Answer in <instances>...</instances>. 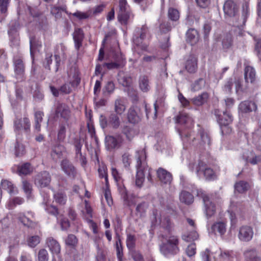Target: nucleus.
Returning <instances> with one entry per match:
<instances>
[{
	"label": "nucleus",
	"instance_id": "obj_39",
	"mask_svg": "<svg viewBox=\"0 0 261 261\" xmlns=\"http://www.w3.org/2000/svg\"><path fill=\"white\" fill-rule=\"evenodd\" d=\"M208 95L207 93H203L201 95L196 97L192 99L193 103L196 106H201L205 103L207 98Z\"/></svg>",
	"mask_w": 261,
	"mask_h": 261
},
{
	"label": "nucleus",
	"instance_id": "obj_3",
	"mask_svg": "<svg viewBox=\"0 0 261 261\" xmlns=\"http://www.w3.org/2000/svg\"><path fill=\"white\" fill-rule=\"evenodd\" d=\"M189 167L192 170L195 169L196 173L199 177L203 175L207 180L214 179L216 177V174L213 170L201 161L193 164H189Z\"/></svg>",
	"mask_w": 261,
	"mask_h": 261
},
{
	"label": "nucleus",
	"instance_id": "obj_1",
	"mask_svg": "<svg viewBox=\"0 0 261 261\" xmlns=\"http://www.w3.org/2000/svg\"><path fill=\"white\" fill-rule=\"evenodd\" d=\"M159 237L166 241L160 245V251L164 255H174L179 253V238L174 234L171 229H164L159 234Z\"/></svg>",
	"mask_w": 261,
	"mask_h": 261
},
{
	"label": "nucleus",
	"instance_id": "obj_26",
	"mask_svg": "<svg viewBox=\"0 0 261 261\" xmlns=\"http://www.w3.org/2000/svg\"><path fill=\"white\" fill-rule=\"evenodd\" d=\"M187 41L192 45L196 43L199 40V35L197 31L193 29H189L186 34Z\"/></svg>",
	"mask_w": 261,
	"mask_h": 261
},
{
	"label": "nucleus",
	"instance_id": "obj_62",
	"mask_svg": "<svg viewBox=\"0 0 261 261\" xmlns=\"http://www.w3.org/2000/svg\"><path fill=\"white\" fill-rule=\"evenodd\" d=\"M98 173L99 176L101 178H105L106 182L107 183L108 179L106 172V167L105 166H100L98 168Z\"/></svg>",
	"mask_w": 261,
	"mask_h": 261
},
{
	"label": "nucleus",
	"instance_id": "obj_52",
	"mask_svg": "<svg viewBox=\"0 0 261 261\" xmlns=\"http://www.w3.org/2000/svg\"><path fill=\"white\" fill-rule=\"evenodd\" d=\"M196 253V245L195 243L189 244L186 249V253L189 257H192Z\"/></svg>",
	"mask_w": 261,
	"mask_h": 261
},
{
	"label": "nucleus",
	"instance_id": "obj_18",
	"mask_svg": "<svg viewBox=\"0 0 261 261\" xmlns=\"http://www.w3.org/2000/svg\"><path fill=\"white\" fill-rule=\"evenodd\" d=\"M45 243L53 254H58L60 253L61 246L59 242L53 237L46 238Z\"/></svg>",
	"mask_w": 261,
	"mask_h": 261
},
{
	"label": "nucleus",
	"instance_id": "obj_29",
	"mask_svg": "<svg viewBox=\"0 0 261 261\" xmlns=\"http://www.w3.org/2000/svg\"><path fill=\"white\" fill-rule=\"evenodd\" d=\"M176 122L180 124H186L189 127L193 124V120L186 113H181L176 117Z\"/></svg>",
	"mask_w": 261,
	"mask_h": 261
},
{
	"label": "nucleus",
	"instance_id": "obj_50",
	"mask_svg": "<svg viewBox=\"0 0 261 261\" xmlns=\"http://www.w3.org/2000/svg\"><path fill=\"white\" fill-rule=\"evenodd\" d=\"M201 141L200 144L201 145L210 144V138L207 133L204 132L203 130H201L200 132Z\"/></svg>",
	"mask_w": 261,
	"mask_h": 261
},
{
	"label": "nucleus",
	"instance_id": "obj_43",
	"mask_svg": "<svg viewBox=\"0 0 261 261\" xmlns=\"http://www.w3.org/2000/svg\"><path fill=\"white\" fill-rule=\"evenodd\" d=\"M136 237L135 235H133L131 234H127V239H126V246L129 250V251L135 249V245H136Z\"/></svg>",
	"mask_w": 261,
	"mask_h": 261
},
{
	"label": "nucleus",
	"instance_id": "obj_21",
	"mask_svg": "<svg viewBox=\"0 0 261 261\" xmlns=\"http://www.w3.org/2000/svg\"><path fill=\"white\" fill-rule=\"evenodd\" d=\"M158 177L161 182L164 184H170L172 178L171 174L167 171L162 168H160L157 171Z\"/></svg>",
	"mask_w": 261,
	"mask_h": 261
},
{
	"label": "nucleus",
	"instance_id": "obj_41",
	"mask_svg": "<svg viewBox=\"0 0 261 261\" xmlns=\"http://www.w3.org/2000/svg\"><path fill=\"white\" fill-rule=\"evenodd\" d=\"M72 15L80 20L86 19L92 15V10L89 9L85 12L77 11L73 13Z\"/></svg>",
	"mask_w": 261,
	"mask_h": 261
},
{
	"label": "nucleus",
	"instance_id": "obj_5",
	"mask_svg": "<svg viewBox=\"0 0 261 261\" xmlns=\"http://www.w3.org/2000/svg\"><path fill=\"white\" fill-rule=\"evenodd\" d=\"M219 111H215V114L217 118V121L220 124L222 134H227L231 132L229 124L232 122V118L229 112H223L222 115L219 114Z\"/></svg>",
	"mask_w": 261,
	"mask_h": 261
},
{
	"label": "nucleus",
	"instance_id": "obj_36",
	"mask_svg": "<svg viewBox=\"0 0 261 261\" xmlns=\"http://www.w3.org/2000/svg\"><path fill=\"white\" fill-rule=\"evenodd\" d=\"M126 109L125 103L122 99L118 98L115 101L114 110L118 115H121Z\"/></svg>",
	"mask_w": 261,
	"mask_h": 261
},
{
	"label": "nucleus",
	"instance_id": "obj_20",
	"mask_svg": "<svg viewBox=\"0 0 261 261\" xmlns=\"http://www.w3.org/2000/svg\"><path fill=\"white\" fill-rule=\"evenodd\" d=\"M186 70L190 73L195 72L197 69V58L194 55H190L185 63Z\"/></svg>",
	"mask_w": 261,
	"mask_h": 261
},
{
	"label": "nucleus",
	"instance_id": "obj_30",
	"mask_svg": "<svg viewBox=\"0 0 261 261\" xmlns=\"http://www.w3.org/2000/svg\"><path fill=\"white\" fill-rule=\"evenodd\" d=\"M84 38V33L83 30L81 29H76L73 33V39L74 41L75 47L76 49H79L82 45V42Z\"/></svg>",
	"mask_w": 261,
	"mask_h": 261
},
{
	"label": "nucleus",
	"instance_id": "obj_44",
	"mask_svg": "<svg viewBox=\"0 0 261 261\" xmlns=\"http://www.w3.org/2000/svg\"><path fill=\"white\" fill-rule=\"evenodd\" d=\"M116 249L117 257L118 261H123V248L122 246L121 241L120 239H118L116 242Z\"/></svg>",
	"mask_w": 261,
	"mask_h": 261
},
{
	"label": "nucleus",
	"instance_id": "obj_56",
	"mask_svg": "<svg viewBox=\"0 0 261 261\" xmlns=\"http://www.w3.org/2000/svg\"><path fill=\"white\" fill-rule=\"evenodd\" d=\"M220 256L225 259H230L234 257V254L232 250H223L221 251Z\"/></svg>",
	"mask_w": 261,
	"mask_h": 261
},
{
	"label": "nucleus",
	"instance_id": "obj_54",
	"mask_svg": "<svg viewBox=\"0 0 261 261\" xmlns=\"http://www.w3.org/2000/svg\"><path fill=\"white\" fill-rule=\"evenodd\" d=\"M38 261H48L49 255L48 252L45 249H41L38 253Z\"/></svg>",
	"mask_w": 261,
	"mask_h": 261
},
{
	"label": "nucleus",
	"instance_id": "obj_31",
	"mask_svg": "<svg viewBox=\"0 0 261 261\" xmlns=\"http://www.w3.org/2000/svg\"><path fill=\"white\" fill-rule=\"evenodd\" d=\"M58 116H60L64 119H68L70 117V112L69 108L65 105H60L56 110Z\"/></svg>",
	"mask_w": 261,
	"mask_h": 261
},
{
	"label": "nucleus",
	"instance_id": "obj_40",
	"mask_svg": "<svg viewBox=\"0 0 261 261\" xmlns=\"http://www.w3.org/2000/svg\"><path fill=\"white\" fill-rule=\"evenodd\" d=\"M178 133L181 139L183 141L184 146L185 145L186 143H188L189 142L190 143L191 140H192V141L193 142L195 139V138L192 139V136L191 135L189 137V132L186 130H180V128H179Z\"/></svg>",
	"mask_w": 261,
	"mask_h": 261
},
{
	"label": "nucleus",
	"instance_id": "obj_63",
	"mask_svg": "<svg viewBox=\"0 0 261 261\" xmlns=\"http://www.w3.org/2000/svg\"><path fill=\"white\" fill-rule=\"evenodd\" d=\"M147 32V30L146 29L143 28L141 29V34L140 37H137L136 38L133 39V41L135 44L139 46L140 45V40H142L144 38V36L146 33Z\"/></svg>",
	"mask_w": 261,
	"mask_h": 261
},
{
	"label": "nucleus",
	"instance_id": "obj_27",
	"mask_svg": "<svg viewBox=\"0 0 261 261\" xmlns=\"http://www.w3.org/2000/svg\"><path fill=\"white\" fill-rule=\"evenodd\" d=\"M140 89L143 92H147L150 89V83L148 76L142 75L139 80Z\"/></svg>",
	"mask_w": 261,
	"mask_h": 261
},
{
	"label": "nucleus",
	"instance_id": "obj_33",
	"mask_svg": "<svg viewBox=\"0 0 261 261\" xmlns=\"http://www.w3.org/2000/svg\"><path fill=\"white\" fill-rule=\"evenodd\" d=\"M245 79L247 83H252L255 81V71L252 67L247 66L245 67Z\"/></svg>",
	"mask_w": 261,
	"mask_h": 261
},
{
	"label": "nucleus",
	"instance_id": "obj_14",
	"mask_svg": "<svg viewBox=\"0 0 261 261\" xmlns=\"http://www.w3.org/2000/svg\"><path fill=\"white\" fill-rule=\"evenodd\" d=\"M245 261H261V256L255 248H249L243 252Z\"/></svg>",
	"mask_w": 261,
	"mask_h": 261
},
{
	"label": "nucleus",
	"instance_id": "obj_25",
	"mask_svg": "<svg viewBox=\"0 0 261 261\" xmlns=\"http://www.w3.org/2000/svg\"><path fill=\"white\" fill-rule=\"evenodd\" d=\"M239 109L242 113H247L256 110L257 107L253 102L244 101L240 104Z\"/></svg>",
	"mask_w": 261,
	"mask_h": 261
},
{
	"label": "nucleus",
	"instance_id": "obj_55",
	"mask_svg": "<svg viewBox=\"0 0 261 261\" xmlns=\"http://www.w3.org/2000/svg\"><path fill=\"white\" fill-rule=\"evenodd\" d=\"M234 207V205L233 203H231L230 207L229 210H228V212L229 214V217L231 221V224L232 226H234L235 224L237 222V220L236 218V214L233 212V207Z\"/></svg>",
	"mask_w": 261,
	"mask_h": 261
},
{
	"label": "nucleus",
	"instance_id": "obj_58",
	"mask_svg": "<svg viewBox=\"0 0 261 261\" xmlns=\"http://www.w3.org/2000/svg\"><path fill=\"white\" fill-rule=\"evenodd\" d=\"M17 145L15 146V154L16 156L23 154L24 152V146L23 145L19 143V137L16 138Z\"/></svg>",
	"mask_w": 261,
	"mask_h": 261
},
{
	"label": "nucleus",
	"instance_id": "obj_22",
	"mask_svg": "<svg viewBox=\"0 0 261 261\" xmlns=\"http://www.w3.org/2000/svg\"><path fill=\"white\" fill-rule=\"evenodd\" d=\"M198 233L194 229L188 230L184 232L181 236L183 241L186 242H193L199 239Z\"/></svg>",
	"mask_w": 261,
	"mask_h": 261
},
{
	"label": "nucleus",
	"instance_id": "obj_45",
	"mask_svg": "<svg viewBox=\"0 0 261 261\" xmlns=\"http://www.w3.org/2000/svg\"><path fill=\"white\" fill-rule=\"evenodd\" d=\"M249 188L248 184L245 181H240L236 184L234 186L235 190L239 193H243L247 191Z\"/></svg>",
	"mask_w": 261,
	"mask_h": 261
},
{
	"label": "nucleus",
	"instance_id": "obj_16",
	"mask_svg": "<svg viewBox=\"0 0 261 261\" xmlns=\"http://www.w3.org/2000/svg\"><path fill=\"white\" fill-rule=\"evenodd\" d=\"M127 119L128 121L131 123H137L139 122L141 119L140 111L137 107H131L127 113Z\"/></svg>",
	"mask_w": 261,
	"mask_h": 261
},
{
	"label": "nucleus",
	"instance_id": "obj_23",
	"mask_svg": "<svg viewBox=\"0 0 261 261\" xmlns=\"http://www.w3.org/2000/svg\"><path fill=\"white\" fill-rule=\"evenodd\" d=\"M61 166L63 171L69 176H74L75 170L73 166L67 160L62 161Z\"/></svg>",
	"mask_w": 261,
	"mask_h": 261
},
{
	"label": "nucleus",
	"instance_id": "obj_24",
	"mask_svg": "<svg viewBox=\"0 0 261 261\" xmlns=\"http://www.w3.org/2000/svg\"><path fill=\"white\" fill-rule=\"evenodd\" d=\"M106 145L109 148H115L119 147L122 142V140L119 137L117 138L112 136H108L105 138Z\"/></svg>",
	"mask_w": 261,
	"mask_h": 261
},
{
	"label": "nucleus",
	"instance_id": "obj_49",
	"mask_svg": "<svg viewBox=\"0 0 261 261\" xmlns=\"http://www.w3.org/2000/svg\"><path fill=\"white\" fill-rule=\"evenodd\" d=\"M121 161L125 168H128L132 161V155L127 152L124 153L121 156Z\"/></svg>",
	"mask_w": 261,
	"mask_h": 261
},
{
	"label": "nucleus",
	"instance_id": "obj_7",
	"mask_svg": "<svg viewBox=\"0 0 261 261\" xmlns=\"http://www.w3.org/2000/svg\"><path fill=\"white\" fill-rule=\"evenodd\" d=\"M17 218L21 226L28 228H35L39 226L38 223L33 219L34 214L31 212H28L27 215L23 213H20L18 215Z\"/></svg>",
	"mask_w": 261,
	"mask_h": 261
},
{
	"label": "nucleus",
	"instance_id": "obj_35",
	"mask_svg": "<svg viewBox=\"0 0 261 261\" xmlns=\"http://www.w3.org/2000/svg\"><path fill=\"white\" fill-rule=\"evenodd\" d=\"M253 235L252 229H239L238 237L241 241L248 242L252 238Z\"/></svg>",
	"mask_w": 261,
	"mask_h": 261
},
{
	"label": "nucleus",
	"instance_id": "obj_10",
	"mask_svg": "<svg viewBox=\"0 0 261 261\" xmlns=\"http://www.w3.org/2000/svg\"><path fill=\"white\" fill-rule=\"evenodd\" d=\"M30 122L27 118L17 120L14 122V130L17 138L19 134H27L30 128Z\"/></svg>",
	"mask_w": 261,
	"mask_h": 261
},
{
	"label": "nucleus",
	"instance_id": "obj_53",
	"mask_svg": "<svg viewBox=\"0 0 261 261\" xmlns=\"http://www.w3.org/2000/svg\"><path fill=\"white\" fill-rule=\"evenodd\" d=\"M129 253L134 261H144V258L141 253L135 249L129 251Z\"/></svg>",
	"mask_w": 261,
	"mask_h": 261
},
{
	"label": "nucleus",
	"instance_id": "obj_17",
	"mask_svg": "<svg viewBox=\"0 0 261 261\" xmlns=\"http://www.w3.org/2000/svg\"><path fill=\"white\" fill-rule=\"evenodd\" d=\"M14 70L16 79L22 80L24 75V65L21 59L16 58L14 60Z\"/></svg>",
	"mask_w": 261,
	"mask_h": 261
},
{
	"label": "nucleus",
	"instance_id": "obj_51",
	"mask_svg": "<svg viewBox=\"0 0 261 261\" xmlns=\"http://www.w3.org/2000/svg\"><path fill=\"white\" fill-rule=\"evenodd\" d=\"M168 17L172 21H177L179 18V12L177 9L170 8L168 10Z\"/></svg>",
	"mask_w": 261,
	"mask_h": 261
},
{
	"label": "nucleus",
	"instance_id": "obj_12",
	"mask_svg": "<svg viewBox=\"0 0 261 261\" xmlns=\"http://www.w3.org/2000/svg\"><path fill=\"white\" fill-rule=\"evenodd\" d=\"M124 65V59L122 57L115 62L105 63L102 66L97 65L95 68V74H100L102 72V68L106 67L108 69L118 68Z\"/></svg>",
	"mask_w": 261,
	"mask_h": 261
},
{
	"label": "nucleus",
	"instance_id": "obj_37",
	"mask_svg": "<svg viewBox=\"0 0 261 261\" xmlns=\"http://www.w3.org/2000/svg\"><path fill=\"white\" fill-rule=\"evenodd\" d=\"M179 199L181 202L190 204L193 202L194 197L189 192L183 191L179 195Z\"/></svg>",
	"mask_w": 261,
	"mask_h": 261
},
{
	"label": "nucleus",
	"instance_id": "obj_19",
	"mask_svg": "<svg viewBox=\"0 0 261 261\" xmlns=\"http://www.w3.org/2000/svg\"><path fill=\"white\" fill-rule=\"evenodd\" d=\"M13 172H16L19 175L30 174L33 171V168L29 163H24L12 168Z\"/></svg>",
	"mask_w": 261,
	"mask_h": 261
},
{
	"label": "nucleus",
	"instance_id": "obj_34",
	"mask_svg": "<svg viewBox=\"0 0 261 261\" xmlns=\"http://www.w3.org/2000/svg\"><path fill=\"white\" fill-rule=\"evenodd\" d=\"M64 151L65 148L64 146L61 145H56L53 147L51 156L53 160L57 161L61 158Z\"/></svg>",
	"mask_w": 261,
	"mask_h": 261
},
{
	"label": "nucleus",
	"instance_id": "obj_13",
	"mask_svg": "<svg viewBox=\"0 0 261 261\" xmlns=\"http://www.w3.org/2000/svg\"><path fill=\"white\" fill-rule=\"evenodd\" d=\"M223 10L225 15L229 17H233L237 13L238 7L234 1L227 0L224 4Z\"/></svg>",
	"mask_w": 261,
	"mask_h": 261
},
{
	"label": "nucleus",
	"instance_id": "obj_60",
	"mask_svg": "<svg viewBox=\"0 0 261 261\" xmlns=\"http://www.w3.org/2000/svg\"><path fill=\"white\" fill-rule=\"evenodd\" d=\"M22 186L23 190L27 195V197H29L32 191L31 185L27 181L23 180L22 181Z\"/></svg>",
	"mask_w": 261,
	"mask_h": 261
},
{
	"label": "nucleus",
	"instance_id": "obj_28",
	"mask_svg": "<svg viewBox=\"0 0 261 261\" xmlns=\"http://www.w3.org/2000/svg\"><path fill=\"white\" fill-rule=\"evenodd\" d=\"M1 186L4 190L7 191L10 195L15 194L17 193L16 188L8 180H2L1 181Z\"/></svg>",
	"mask_w": 261,
	"mask_h": 261
},
{
	"label": "nucleus",
	"instance_id": "obj_2",
	"mask_svg": "<svg viewBox=\"0 0 261 261\" xmlns=\"http://www.w3.org/2000/svg\"><path fill=\"white\" fill-rule=\"evenodd\" d=\"M137 160V175L136 185L138 187H141L144 182L145 174H148V178H150V170L146 162V153L144 149L138 150L136 152Z\"/></svg>",
	"mask_w": 261,
	"mask_h": 261
},
{
	"label": "nucleus",
	"instance_id": "obj_42",
	"mask_svg": "<svg viewBox=\"0 0 261 261\" xmlns=\"http://www.w3.org/2000/svg\"><path fill=\"white\" fill-rule=\"evenodd\" d=\"M123 133L125 135L127 139L130 141L137 134L136 130L131 127L125 126L122 129Z\"/></svg>",
	"mask_w": 261,
	"mask_h": 261
},
{
	"label": "nucleus",
	"instance_id": "obj_48",
	"mask_svg": "<svg viewBox=\"0 0 261 261\" xmlns=\"http://www.w3.org/2000/svg\"><path fill=\"white\" fill-rule=\"evenodd\" d=\"M41 241V238L39 236H33L30 237L28 239V244L32 248H34L39 244Z\"/></svg>",
	"mask_w": 261,
	"mask_h": 261
},
{
	"label": "nucleus",
	"instance_id": "obj_9",
	"mask_svg": "<svg viewBox=\"0 0 261 261\" xmlns=\"http://www.w3.org/2000/svg\"><path fill=\"white\" fill-rule=\"evenodd\" d=\"M99 122L102 128L108 126L113 128H117L120 124L119 117L114 114L110 115L108 119L105 116L101 115L99 118Z\"/></svg>",
	"mask_w": 261,
	"mask_h": 261
},
{
	"label": "nucleus",
	"instance_id": "obj_6",
	"mask_svg": "<svg viewBox=\"0 0 261 261\" xmlns=\"http://www.w3.org/2000/svg\"><path fill=\"white\" fill-rule=\"evenodd\" d=\"M197 195L203 199L204 205V212L207 217H211L214 215L216 212V207L211 200L210 197L206 195L202 190L196 189Z\"/></svg>",
	"mask_w": 261,
	"mask_h": 261
},
{
	"label": "nucleus",
	"instance_id": "obj_64",
	"mask_svg": "<svg viewBox=\"0 0 261 261\" xmlns=\"http://www.w3.org/2000/svg\"><path fill=\"white\" fill-rule=\"evenodd\" d=\"M118 81L123 86H128L131 82V79L128 77H122L121 75H119Z\"/></svg>",
	"mask_w": 261,
	"mask_h": 261
},
{
	"label": "nucleus",
	"instance_id": "obj_32",
	"mask_svg": "<svg viewBox=\"0 0 261 261\" xmlns=\"http://www.w3.org/2000/svg\"><path fill=\"white\" fill-rule=\"evenodd\" d=\"M85 211H82L83 215L88 219V222L91 224L92 228H96V224L92 220L89 219L92 217V208L87 200H85Z\"/></svg>",
	"mask_w": 261,
	"mask_h": 261
},
{
	"label": "nucleus",
	"instance_id": "obj_11",
	"mask_svg": "<svg viewBox=\"0 0 261 261\" xmlns=\"http://www.w3.org/2000/svg\"><path fill=\"white\" fill-rule=\"evenodd\" d=\"M51 177L47 171H43L38 174L35 179V184L39 188L47 187L50 182Z\"/></svg>",
	"mask_w": 261,
	"mask_h": 261
},
{
	"label": "nucleus",
	"instance_id": "obj_57",
	"mask_svg": "<svg viewBox=\"0 0 261 261\" xmlns=\"http://www.w3.org/2000/svg\"><path fill=\"white\" fill-rule=\"evenodd\" d=\"M205 86V81L200 79L195 82L192 86V90L194 91H198L203 88Z\"/></svg>",
	"mask_w": 261,
	"mask_h": 261
},
{
	"label": "nucleus",
	"instance_id": "obj_38",
	"mask_svg": "<svg viewBox=\"0 0 261 261\" xmlns=\"http://www.w3.org/2000/svg\"><path fill=\"white\" fill-rule=\"evenodd\" d=\"M24 202L23 198L20 197H16L10 199L6 204V207L9 209H13L17 205H20Z\"/></svg>",
	"mask_w": 261,
	"mask_h": 261
},
{
	"label": "nucleus",
	"instance_id": "obj_61",
	"mask_svg": "<svg viewBox=\"0 0 261 261\" xmlns=\"http://www.w3.org/2000/svg\"><path fill=\"white\" fill-rule=\"evenodd\" d=\"M66 128L65 126L61 125L58 132V139L60 141H62L65 138Z\"/></svg>",
	"mask_w": 261,
	"mask_h": 261
},
{
	"label": "nucleus",
	"instance_id": "obj_47",
	"mask_svg": "<svg viewBox=\"0 0 261 261\" xmlns=\"http://www.w3.org/2000/svg\"><path fill=\"white\" fill-rule=\"evenodd\" d=\"M78 243L77 238L74 234H69L65 240V243L67 245L74 248Z\"/></svg>",
	"mask_w": 261,
	"mask_h": 261
},
{
	"label": "nucleus",
	"instance_id": "obj_4",
	"mask_svg": "<svg viewBox=\"0 0 261 261\" xmlns=\"http://www.w3.org/2000/svg\"><path fill=\"white\" fill-rule=\"evenodd\" d=\"M119 7L118 20L122 25H127L132 21L133 15L130 11L126 1L119 0Z\"/></svg>",
	"mask_w": 261,
	"mask_h": 261
},
{
	"label": "nucleus",
	"instance_id": "obj_46",
	"mask_svg": "<svg viewBox=\"0 0 261 261\" xmlns=\"http://www.w3.org/2000/svg\"><path fill=\"white\" fill-rule=\"evenodd\" d=\"M54 200L57 203L63 205L66 203L67 197L62 192H59L55 194Z\"/></svg>",
	"mask_w": 261,
	"mask_h": 261
},
{
	"label": "nucleus",
	"instance_id": "obj_15",
	"mask_svg": "<svg viewBox=\"0 0 261 261\" xmlns=\"http://www.w3.org/2000/svg\"><path fill=\"white\" fill-rule=\"evenodd\" d=\"M243 159L247 162L255 165L261 161V155L254 151H247L243 153Z\"/></svg>",
	"mask_w": 261,
	"mask_h": 261
},
{
	"label": "nucleus",
	"instance_id": "obj_59",
	"mask_svg": "<svg viewBox=\"0 0 261 261\" xmlns=\"http://www.w3.org/2000/svg\"><path fill=\"white\" fill-rule=\"evenodd\" d=\"M147 207V204L145 203H142L138 204L136 207L137 214L141 217L143 213L145 212Z\"/></svg>",
	"mask_w": 261,
	"mask_h": 261
},
{
	"label": "nucleus",
	"instance_id": "obj_8",
	"mask_svg": "<svg viewBox=\"0 0 261 261\" xmlns=\"http://www.w3.org/2000/svg\"><path fill=\"white\" fill-rule=\"evenodd\" d=\"M233 87L235 88L236 94L240 96L242 89L241 81L239 79L230 78L226 80L223 87V91L226 94H229Z\"/></svg>",
	"mask_w": 261,
	"mask_h": 261
}]
</instances>
